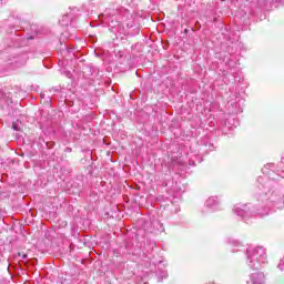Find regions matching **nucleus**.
Here are the masks:
<instances>
[{"label":"nucleus","mask_w":284,"mask_h":284,"mask_svg":"<svg viewBox=\"0 0 284 284\" xmlns=\"http://www.w3.org/2000/svg\"><path fill=\"white\" fill-rule=\"evenodd\" d=\"M234 212H236L237 216H242V219H244L245 214H247L245 210L234 209Z\"/></svg>","instance_id":"7ed1b4c3"},{"label":"nucleus","mask_w":284,"mask_h":284,"mask_svg":"<svg viewBox=\"0 0 284 284\" xmlns=\"http://www.w3.org/2000/svg\"><path fill=\"white\" fill-rule=\"evenodd\" d=\"M253 284H263L265 283V275L257 273L252 275Z\"/></svg>","instance_id":"f03ea898"},{"label":"nucleus","mask_w":284,"mask_h":284,"mask_svg":"<svg viewBox=\"0 0 284 284\" xmlns=\"http://www.w3.org/2000/svg\"><path fill=\"white\" fill-rule=\"evenodd\" d=\"M206 205H207L209 207H212V205H216V199L210 197V199L206 201Z\"/></svg>","instance_id":"20e7f679"},{"label":"nucleus","mask_w":284,"mask_h":284,"mask_svg":"<svg viewBox=\"0 0 284 284\" xmlns=\"http://www.w3.org/2000/svg\"><path fill=\"white\" fill-rule=\"evenodd\" d=\"M248 258H256V261H261L263 256H265V250L263 247H257L254 251H247Z\"/></svg>","instance_id":"f257e3e1"},{"label":"nucleus","mask_w":284,"mask_h":284,"mask_svg":"<svg viewBox=\"0 0 284 284\" xmlns=\"http://www.w3.org/2000/svg\"><path fill=\"white\" fill-rule=\"evenodd\" d=\"M19 256L22 258V260H26V258H28V254H26V253H19Z\"/></svg>","instance_id":"39448f33"},{"label":"nucleus","mask_w":284,"mask_h":284,"mask_svg":"<svg viewBox=\"0 0 284 284\" xmlns=\"http://www.w3.org/2000/svg\"><path fill=\"white\" fill-rule=\"evenodd\" d=\"M12 129L16 130V132H18L19 126H17V124H12Z\"/></svg>","instance_id":"423d86ee"}]
</instances>
